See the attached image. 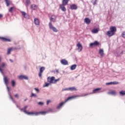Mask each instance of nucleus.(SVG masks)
Instances as JSON below:
<instances>
[{"instance_id":"obj_12","label":"nucleus","mask_w":125,"mask_h":125,"mask_svg":"<svg viewBox=\"0 0 125 125\" xmlns=\"http://www.w3.org/2000/svg\"><path fill=\"white\" fill-rule=\"evenodd\" d=\"M21 14L24 18L26 19H30V17L29 16V15H27V13H26L25 12H21Z\"/></svg>"},{"instance_id":"obj_27","label":"nucleus","mask_w":125,"mask_h":125,"mask_svg":"<svg viewBox=\"0 0 125 125\" xmlns=\"http://www.w3.org/2000/svg\"><path fill=\"white\" fill-rule=\"evenodd\" d=\"M98 29L96 28L92 30V32L93 34H97L98 33Z\"/></svg>"},{"instance_id":"obj_35","label":"nucleus","mask_w":125,"mask_h":125,"mask_svg":"<svg viewBox=\"0 0 125 125\" xmlns=\"http://www.w3.org/2000/svg\"><path fill=\"white\" fill-rule=\"evenodd\" d=\"M30 97H37V94L32 93Z\"/></svg>"},{"instance_id":"obj_16","label":"nucleus","mask_w":125,"mask_h":125,"mask_svg":"<svg viewBox=\"0 0 125 125\" xmlns=\"http://www.w3.org/2000/svg\"><path fill=\"white\" fill-rule=\"evenodd\" d=\"M34 24L36 26H40V20L38 18L34 19Z\"/></svg>"},{"instance_id":"obj_32","label":"nucleus","mask_w":125,"mask_h":125,"mask_svg":"<svg viewBox=\"0 0 125 125\" xmlns=\"http://www.w3.org/2000/svg\"><path fill=\"white\" fill-rule=\"evenodd\" d=\"M49 85H51V84L50 83H45L43 87H47L49 86Z\"/></svg>"},{"instance_id":"obj_33","label":"nucleus","mask_w":125,"mask_h":125,"mask_svg":"<svg viewBox=\"0 0 125 125\" xmlns=\"http://www.w3.org/2000/svg\"><path fill=\"white\" fill-rule=\"evenodd\" d=\"M5 1L6 2V4L7 6H9V4L10 3V0H5Z\"/></svg>"},{"instance_id":"obj_13","label":"nucleus","mask_w":125,"mask_h":125,"mask_svg":"<svg viewBox=\"0 0 125 125\" xmlns=\"http://www.w3.org/2000/svg\"><path fill=\"white\" fill-rule=\"evenodd\" d=\"M56 16L54 15H53L50 19V20L51 21V22H56Z\"/></svg>"},{"instance_id":"obj_10","label":"nucleus","mask_w":125,"mask_h":125,"mask_svg":"<svg viewBox=\"0 0 125 125\" xmlns=\"http://www.w3.org/2000/svg\"><path fill=\"white\" fill-rule=\"evenodd\" d=\"M19 79L20 80H29V78H28L26 75H21L19 76Z\"/></svg>"},{"instance_id":"obj_51","label":"nucleus","mask_w":125,"mask_h":125,"mask_svg":"<svg viewBox=\"0 0 125 125\" xmlns=\"http://www.w3.org/2000/svg\"><path fill=\"white\" fill-rule=\"evenodd\" d=\"M10 61L11 62H13V61H12V60H11V59H10Z\"/></svg>"},{"instance_id":"obj_36","label":"nucleus","mask_w":125,"mask_h":125,"mask_svg":"<svg viewBox=\"0 0 125 125\" xmlns=\"http://www.w3.org/2000/svg\"><path fill=\"white\" fill-rule=\"evenodd\" d=\"M59 81H60V78H59L58 79H54V83H56L57 82H59Z\"/></svg>"},{"instance_id":"obj_6","label":"nucleus","mask_w":125,"mask_h":125,"mask_svg":"<svg viewBox=\"0 0 125 125\" xmlns=\"http://www.w3.org/2000/svg\"><path fill=\"white\" fill-rule=\"evenodd\" d=\"M76 50H78V52H81L83 50V45H82L81 42H78L76 44Z\"/></svg>"},{"instance_id":"obj_34","label":"nucleus","mask_w":125,"mask_h":125,"mask_svg":"<svg viewBox=\"0 0 125 125\" xmlns=\"http://www.w3.org/2000/svg\"><path fill=\"white\" fill-rule=\"evenodd\" d=\"M52 103V101H51V100H48L47 101H46V105L47 106H48L49 105L50 103Z\"/></svg>"},{"instance_id":"obj_15","label":"nucleus","mask_w":125,"mask_h":125,"mask_svg":"<svg viewBox=\"0 0 125 125\" xmlns=\"http://www.w3.org/2000/svg\"><path fill=\"white\" fill-rule=\"evenodd\" d=\"M65 4H62L60 5V8L62 10V11H66V8H65Z\"/></svg>"},{"instance_id":"obj_5","label":"nucleus","mask_w":125,"mask_h":125,"mask_svg":"<svg viewBox=\"0 0 125 125\" xmlns=\"http://www.w3.org/2000/svg\"><path fill=\"white\" fill-rule=\"evenodd\" d=\"M48 26L50 30H52L53 32H54L55 33H57V32H58V30L55 28V27L52 25V23H51V22H50L49 23Z\"/></svg>"},{"instance_id":"obj_37","label":"nucleus","mask_w":125,"mask_h":125,"mask_svg":"<svg viewBox=\"0 0 125 125\" xmlns=\"http://www.w3.org/2000/svg\"><path fill=\"white\" fill-rule=\"evenodd\" d=\"M13 9H14V7H11L9 10V12H12V11H13Z\"/></svg>"},{"instance_id":"obj_19","label":"nucleus","mask_w":125,"mask_h":125,"mask_svg":"<svg viewBox=\"0 0 125 125\" xmlns=\"http://www.w3.org/2000/svg\"><path fill=\"white\" fill-rule=\"evenodd\" d=\"M70 68L71 71H74V70H76V68H77V64H73L70 66Z\"/></svg>"},{"instance_id":"obj_2","label":"nucleus","mask_w":125,"mask_h":125,"mask_svg":"<svg viewBox=\"0 0 125 125\" xmlns=\"http://www.w3.org/2000/svg\"><path fill=\"white\" fill-rule=\"evenodd\" d=\"M21 112H23V113H25V114H26V115H29L30 116H38V115H39V114H41L42 115H45L46 114V112L42 111L40 112H29L27 111V110L25 109H21Z\"/></svg>"},{"instance_id":"obj_21","label":"nucleus","mask_w":125,"mask_h":125,"mask_svg":"<svg viewBox=\"0 0 125 125\" xmlns=\"http://www.w3.org/2000/svg\"><path fill=\"white\" fill-rule=\"evenodd\" d=\"M102 89V88H97L96 89H95L93 90L92 93H97L98 92L99 90H101Z\"/></svg>"},{"instance_id":"obj_20","label":"nucleus","mask_w":125,"mask_h":125,"mask_svg":"<svg viewBox=\"0 0 125 125\" xmlns=\"http://www.w3.org/2000/svg\"><path fill=\"white\" fill-rule=\"evenodd\" d=\"M70 8L71 9L76 10L78 9V7L75 4H72L70 5Z\"/></svg>"},{"instance_id":"obj_18","label":"nucleus","mask_w":125,"mask_h":125,"mask_svg":"<svg viewBox=\"0 0 125 125\" xmlns=\"http://www.w3.org/2000/svg\"><path fill=\"white\" fill-rule=\"evenodd\" d=\"M99 53L102 57H103L104 56V50H103V49H100L99 51Z\"/></svg>"},{"instance_id":"obj_25","label":"nucleus","mask_w":125,"mask_h":125,"mask_svg":"<svg viewBox=\"0 0 125 125\" xmlns=\"http://www.w3.org/2000/svg\"><path fill=\"white\" fill-rule=\"evenodd\" d=\"M84 22L86 24H89L90 23V20L88 18H85L84 19Z\"/></svg>"},{"instance_id":"obj_45","label":"nucleus","mask_w":125,"mask_h":125,"mask_svg":"<svg viewBox=\"0 0 125 125\" xmlns=\"http://www.w3.org/2000/svg\"><path fill=\"white\" fill-rule=\"evenodd\" d=\"M122 37L125 39V32L123 33Z\"/></svg>"},{"instance_id":"obj_41","label":"nucleus","mask_w":125,"mask_h":125,"mask_svg":"<svg viewBox=\"0 0 125 125\" xmlns=\"http://www.w3.org/2000/svg\"><path fill=\"white\" fill-rule=\"evenodd\" d=\"M38 104L39 105H41V106H42V105H43V102H40L38 103Z\"/></svg>"},{"instance_id":"obj_48","label":"nucleus","mask_w":125,"mask_h":125,"mask_svg":"<svg viewBox=\"0 0 125 125\" xmlns=\"http://www.w3.org/2000/svg\"><path fill=\"white\" fill-rule=\"evenodd\" d=\"M48 111H49L50 112H52V108H49Z\"/></svg>"},{"instance_id":"obj_23","label":"nucleus","mask_w":125,"mask_h":125,"mask_svg":"<svg viewBox=\"0 0 125 125\" xmlns=\"http://www.w3.org/2000/svg\"><path fill=\"white\" fill-rule=\"evenodd\" d=\"M31 7L34 10H36V9H37L38 8V5H37L36 4H33V5H31Z\"/></svg>"},{"instance_id":"obj_43","label":"nucleus","mask_w":125,"mask_h":125,"mask_svg":"<svg viewBox=\"0 0 125 125\" xmlns=\"http://www.w3.org/2000/svg\"><path fill=\"white\" fill-rule=\"evenodd\" d=\"M111 84H112V82L106 83V85H110Z\"/></svg>"},{"instance_id":"obj_11","label":"nucleus","mask_w":125,"mask_h":125,"mask_svg":"<svg viewBox=\"0 0 125 125\" xmlns=\"http://www.w3.org/2000/svg\"><path fill=\"white\" fill-rule=\"evenodd\" d=\"M44 67H42L40 68V72L39 73V77H40V78H42V72L44 71Z\"/></svg>"},{"instance_id":"obj_30","label":"nucleus","mask_w":125,"mask_h":125,"mask_svg":"<svg viewBox=\"0 0 125 125\" xmlns=\"http://www.w3.org/2000/svg\"><path fill=\"white\" fill-rule=\"evenodd\" d=\"M11 51H12V48H10L8 49L7 54H10Z\"/></svg>"},{"instance_id":"obj_26","label":"nucleus","mask_w":125,"mask_h":125,"mask_svg":"<svg viewBox=\"0 0 125 125\" xmlns=\"http://www.w3.org/2000/svg\"><path fill=\"white\" fill-rule=\"evenodd\" d=\"M0 39L3 42H10V40L7 39H6L5 38L1 37Z\"/></svg>"},{"instance_id":"obj_47","label":"nucleus","mask_w":125,"mask_h":125,"mask_svg":"<svg viewBox=\"0 0 125 125\" xmlns=\"http://www.w3.org/2000/svg\"><path fill=\"white\" fill-rule=\"evenodd\" d=\"M97 1V0H95V2H94V5L96 4Z\"/></svg>"},{"instance_id":"obj_1","label":"nucleus","mask_w":125,"mask_h":125,"mask_svg":"<svg viewBox=\"0 0 125 125\" xmlns=\"http://www.w3.org/2000/svg\"><path fill=\"white\" fill-rule=\"evenodd\" d=\"M3 82L7 87V89L8 90V95L9 96L10 99H11V100L13 102H14V101L13 100V98H12V97L11 96V93L10 92V91H9L10 90L9 87H8V84L9 83V79H8V78L7 77L4 76Z\"/></svg>"},{"instance_id":"obj_39","label":"nucleus","mask_w":125,"mask_h":125,"mask_svg":"<svg viewBox=\"0 0 125 125\" xmlns=\"http://www.w3.org/2000/svg\"><path fill=\"white\" fill-rule=\"evenodd\" d=\"M112 84H119V82H112Z\"/></svg>"},{"instance_id":"obj_17","label":"nucleus","mask_w":125,"mask_h":125,"mask_svg":"<svg viewBox=\"0 0 125 125\" xmlns=\"http://www.w3.org/2000/svg\"><path fill=\"white\" fill-rule=\"evenodd\" d=\"M61 63L62 65H68V61L65 59L62 60L61 61Z\"/></svg>"},{"instance_id":"obj_24","label":"nucleus","mask_w":125,"mask_h":125,"mask_svg":"<svg viewBox=\"0 0 125 125\" xmlns=\"http://www.w3.org/2000/svg\"><path fill=\"white\" fill-rule=\"evenodd\" d=\"M25 3L26 7H28V6H29V5L31 4V1L30 0H26Z\"/></svg>"},{"instance_id":"obj_9","label":"nucleus","mask_w":125,"mask_h":125,"mask_svg":"<svg viewBox=\"0 0 125 125\" xmlns=\"http://www.w3.org/2000/svg\"><path fill=\"white\" fill-rule=\"evenodd\" d=\"M99 45V43L97 41H95L93 43H90L89 44L90 47H92V46H98Z\"/></svg>"},{"instance_id":"obj_40","label":"nucleus","mask_w":125,"mask_h":125,"mask_svg":"<svg viewBox=\"0 0 125 125\" xmlns=\"http://www.w3.org/2000/svg\"><path fill=\"white\" fill-rule=\"evenodd\" d=\"M34 89L37 93H39V92H40V89H39L38 88H35Z\"/></svg>"},{"instance_id":"obj_38","label":"nucleus","mask_w":125,"mask_h":125,"mask_svg":"<svg viewBox=\"0 0 125 125\" xmlns=\"http://www.w3.org/2000/svg\"><path fill=\"white\" fill-rule=\"evenodd\" d=\"M15 97L17 98V99H19V94H16L15 95Z\"/></svg>"},{"instance_id":"obj_42","label":"nucleus","mask_w":125,"mask_h":125,"mask_svg":"<svg viewBox=\"0 0 125 125\" xmlns=\"http://www.w3.org/2000/svg\"><path fill=\"white\" fill-rule=\"evenodd\" d=\"M28 108V105H26L23 108L21 109V110H26V109H27Z\"/></svg>"},{"instance_id":"obj_22","label":"nucleus","mask_w":125,"mask_h":125,"mask_svg":"<svg viewBox=\"0 0 125 125\" xmlns=\"http://www.w3.org/2000/svg\"><path fill=\"white\" fill-rule=\"evenodd\" d=\"M119 95L120 96H125V90H121L119 92Z\"/></svg>"},{"instance_id":"obj_44","label":"nucleus","mask_w":125,"mask_h":125,"mask_svg":"<svg viewBox=\"0 0 125 125\" xmlns=\"http://www.w3.org/2000/svg\"><path fill=\"white\" fill-rule=\"evenodd\" d=\"M65 90H69V88H66L63 89L62 90V91H65Z\"/></svg>"},{"instance_id":"obj_46","label":"nucleus","mask_w":125,"mask_h":125,"mask_svg":"<svg viewBox=\"0 0 125 125\" xmlns=\"http://www.w3.org/2000/svg\"><path fill=\"white\" fill-rule=\"evenodd\" d=\"M56 73H57V74H58V73H59V70L58 69H56Z\"/></svg>"},{"instance_id":"obj_53","label":"nucleus","mask_w":125,"mask_h":125,"mask_svg":"<svg viewBox=\"0 0 125 125\" xmlns=\"http://www.w3.org/2000/svg\"><path fill=\"white\" fill-rule=\"evenodd\" d=\"M24 101H27V99L24 100Z\"/></svg>"},{"instance_id":"obj_52","label":"nucleus","mask_w":125,"mask_h":125,"mask_svg":"<svg viewBox=\"0 0 125 125\" xmlns=\"http://www.w3.org/2000/svg\"><path fill=\"white\" fill-rule=\"evenodd\" d=\"M1 61V57H0V62Z\"/></svg>"},{"instance_id":"obj_49","label":"nucleus","mask_w":125,"mask_h":125,"mask_svg":"<svg viewBox=\"0 0 125 125\" xmlns=\"http://www.w3.org/2000/svg\"><path fill=\"white\" fill-rule=\"evenodd\" d=\"M89 94L83 95L82 96H86V95H88Z\"/></svg>"},{"instance_id":"obj_29","label":"nucleus","mask_w":125,"mask_h":125,"mask_svg":"<svg viewBox=\"0 0 125 125\" xmlns=\"http://www.w3.org/2000/svg\"><path fill=\"white\" fill-rule=\"evenodd\" d=\"M69 90H70V91H73L74 90H77V89L75 87H72L68 88Z\"/></svg>"},{"instance_id":"obj_50","label":"nucleus","mask_w":125,"mask_h":125,"mask_svg":"<svg viewBox=\"0 0 125 125\" xmlns=\"http://www.w3.org/2000/svg\"><path fill=\"white\" fill-rule=\"evenodd\" d=\"M1 17H2V15L0 14V18H1Z\"/></svg>"},{"instance_id":"obj_4","label":"nucleus","mask_w":125,"mask_h":125,"mask_svg":"<svg viewBox=\"0 0 125 125\" xmlns=\"http://www.w3.org/2000/svg\"><path fill=\"white\" fill-rule=\"evenodd\" d=\"M76 97H80V96H73L72 97H68L66 100H65L64 102H62L59 104L57 106V109H61V107L67 102V101H69L70 99H73V98H76Z\"/></svg>"},{"instance_id":"obj_31","label":"nucleus","mask_w":125,"mask_h":125,"mask_svg":"<svg viewBox=\"0 0 125 125\" xmlns=\"http://www.w3.org/2000/svg\"><path fill=\"white\" fill-rule=\"evenodd\" d=\"M11 84L13 87L16 85V83H15V81L14 80H12L11 81Z\"/></svg>"},{"instance_id":"obj_7","label":"nucleus","mask_w":125,"mask_h":125,"mask_svg":"<svg viewBox=\"0 0 125 125\" xmlns=\"http://www.w3.org/2000/svg\"><path fill=\"white\" fill-rule=\"evenodd\" d=\"M5 66H6V63L5 62H2L0 65V72L3 75H4V72H3V69H2V68H4Z\"/></svg>"},{"instance_id":"obj_3","label":"nucleus","mask_w":125,"mask_h":125,"mask_svg":"<svg viewBox=\"0 0 125 125\" xmlns=\"http://www.w3.org/2000/svg\"><path fill=\"white\" fill-rule=\"evenodd\" d=\"M116 32H117V28L116 27L111 26L110 27V31H108L106 32V35L108 37H112V36H114Z\"/></svg>"},{"instance_id":"obj_28","label":"nucleus","mask_w":125,"mask_h":125,"mask_svg":"<svg viewBox=\"0 0 125 125\" xmlns=\"http://www.w3.org/2000/svg\"><path fill=\"white\" fill-rule=\"evenodd\" d=\"M69 2V0H62V4L67 5L68 4V2Z\"/></svg>"},{"instance_id":"obj_8","label":"nucleus","mask_w":125,"mask_h":125,"mask_svg":"<svg viewBox=\"0 0 125 125\" xmlns=\"http://www.w3.org/2000/svg\"><path fill=\"white\" fill-rule=\"evenodd\" d=\"M54 79H55V77L54 76H53L52 77H48L47 81L48 83H50L51 84L54 83Z\"/></svg>"},{"instance_id":"obj_14","label":"nucleus","mask_w":125,"mask_h":125,"mask_svg":"<svg viewBox=\"0 0 125 125\" xmlns=\"http://www.w3.org/2000/svg\"><path fill=\"white\" fill-rule=\"evenodd\" d=\"M108 94H110V95H114V96H116L117 95V92L115 90L110 91L107 92Z\"/></svg>"}]
</instances>
